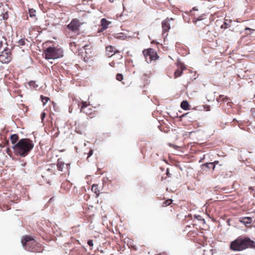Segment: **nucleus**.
<instances>
[{
  "label": "nucleus",
  "instance_id": "nucleus-1",
  "mask_svg": "<svg viewBox=\"0 0 255 255\" xmlns=\"http://www.w3.org/2000/svg\"><path fill=\"white\" fill-rule=\"evenodd\" d=\"M34 147L33 141L29 138H22L14 144L12 148L16 155L25 157Z\"/></svg>",
  "mask_w": 255,
  "mask_h": 255
},
{
  "label": "nucleus",
  "instance_id": "nucleus-2",
  "mask_svg": "<svg viewBox=\"0 0 255 255\" xmlns=\"http://www.w3.org/2000/svg\"><path fill=\"white\" fill-rule=\"evenodd\" d=\"M255 243L250 239L238 238L232 242L230 245L231 249L233 251H242L248 248H254Z\"/></svg>",
  "mask_w": 255,
  "mask_h": 255
},
{
  "label": "nucleus",
  "instance_id": "nucleus-3",
  "mask_svg": "<svg viewBox=\"0 0 255 255\" xmlns=\"http://www.w3.org/2000/svg\"><path fill=\"white\" fill-rule=\"evenodd\" d=\"M24 248L30 252L40 253L43 251L41 244L38 243L33 238L25 236L21 240Z\"/></svg>",
  "mask_w": 255,
  "mask_h": 255
},
{
  "label": "nucleus",
  "instance_id": "nucleus-4",
  "mask_svg": "<svg viewBox=\"0 0 255 255\" xmlns=\"http://www.w3.org/2000/svg\"><path fill=\"white\" fill-rule=\"evenodd\" d=\"M43 55L46 59L59 58L63 56V50L61 48L49 47L43 51Z\"/></svg>",
  "mask_w": 255,
  "mask_h": 255
},
{
  "label": "nucleus",
  "instance_id": "nucleus-5",
  "mask_svg": "<svg viewBox=\"0 0 255 255\" xmlns=\"http://www.w3.org/2000/svg\"><path fill=\"white\" fill-rule=\"evenodd\" d=\"M142 53L147 63L155 61L159 57L156 51L152 48L145 49L142 51Z\"/></svg>",
  "mask_w": 255,
  "mask_h": 255
},
{
  "label": "nucleus",
  "instance_id": "nucleus-6",
  "mask_svg": "<svg viewBox=\"0 0 255 255\" xmlns=\"http://www.w3.org/2000/svg\"><path fill=\"white\" fill-rule=\"evenodd\" d=\"M12 59L11 50L6 47L0 54V62L3 64H7L11 61Z\"/></svg>",
  "mask_w": 255,
  "mask_h": 255
},
{
  "label": "nucleus",
  "instance_id": "nucleus-7",
  "mask_svg": "<svg viewBox=\"0 0 255 255\" xmlns=\"http://www.w3.org/2000/svg\"><path fill=\"white\" fill-rule=\"evenodd\" d=\"M81 104L80 111L81 112L85 113L90 118H92L95 116V111L90 107V105L86 102H82Z\"/></svg>",
  "mask_w": 255,
  "mask_h": 255
},
{
  "label": "nucleus",
  "instance_id": "nucleus-8",
  "mask_svg": "<svg viewBox=\"0 0 255 255\" xmlns=\"http://www.w3.org/2000/svg\"><path fill=\"white\" fill-rule=\"evenodd\" d=\"M91 48L92 46L90 44H86L83 47V49L85 50V54L84 55H82V57L86 62H88L89 60L92 57Z\"/></svg>",
  "mask_w": 255,
  "mask_h": 255
},
{
  "label": "nucleus",
  "instance_id": "nucleus-9",
  "mask_svg": "<svg viewBox=\"0 0 255 255\" xmlns=\"http://www.w3.org/2000/svg\"><path fill=\"white\" fill-rule=\"evenodd\" d=\"M174 19L172 18H167L165 20H163L162 22V28L163 33H165L168 32L169 30L170 29V21L171 20H173Z\"/></svg>",
  "mask_w": 255,
  "mask_h": 255
},
{
  "label": "nucleus",
  "instance_id": "nucleus-10",
  "mask_svg": "<svg viewBox=\"0 0 255 255\" xmlns=\"http://www.w3.org/2000/svg\"><path fill=\"white\" fill-rule=\"evenodd\" d=\"M80 26V22L78 19H73L67 25L68 28L72 31L78 30Z\"/></svg>",
  "mask_w": 255,
  "mask_h": 255
},
{
  "label": "nucleus",
  "instance_id": "nucleus-11",
  "mask_svg": "<svg viewBox=\"0 0 255 255\" xmlns=\"http://www.w3.org/2000/svg\"><path fill=\"white\" fill-rule=\"evenodd\" d=\"M106 52L107 55L109 57H111L116 53H120V51L119 50H116L115 48L112 45L107 46L106 47Z\"/></svg>",
  "mask_w": 255,
  "mask_h": 255
},
{
  "label": "nucleus",
  "instance_id": "nucleus-12",
  "mask_svg": "<svg viewBox=\"0 0 255 255\" xmlns=\"http://www.w3.org/2000/svg\"><path fill=\"white\" fill-rule=\"evenodd\" d=\"M110 21L107 20L106 18H102L101 20V25L100 28L98 30V32H103L105 30L108 28V25L111 23Z\"/></svg>",
  "mask_w": 255,
  "mask_h": 255
},
{
  "label": "nucleus",
  "instance_id": "nucleus-13",
  "mask_svg": "<svg viewBox=\"0 0 255 255\" xmlns=\"http://www.w3.org/2000/svg\"><path fill=\"white\" fill-rule=\"evenodd\" d=\"M240 222L244 224L246 226L248 227L251 225L252 222V219L251 217H244Z\"/></svg>",
  "mask_w": 255,
  "mask_h": 255
},
{
  "label": "nucleus",
  "instance_id": "nucleus-14",
  "mask_svg": "<svg viewBox=\"0 0 255 255\" xmlns=\"http://www.w3.org/2000/svg\"><path fill=\"white\" fill-rule=\"evenodd\" d=\"M92 191L96 194V197H98L100 194V190L99 188L98 185L94 184L92 185L91 187Z\"/></svg>",
  "mask_w": 255,
  "mask_h": 255
},
{
  "label": "nucleus",
  "instance_id": "nucleus-15",
  "mask_svg": "<svg viewBox=\"0 0 255 255\" xmlns=\"http://www.w3.org/2000/svg\"><path fill=\"white\" fill-rule=\"evenodd\" d=\"M18 139L19 136L17 134H13L11 135L10 137V140L11 141V142L14 145L16 144V143L17 141H18Z\"/></svg>",
  "mask_w": 255,
  "mask_h": 255
},
{
  "label": "nucleus",
  "instance_id": "nucleus-16",
  "mask_svg": "<svg viewBox=\"0 0 255 255\" xmlns=\"http://www.w3.org/2000/svg\"><path fill=\"white\" fill-rule=\"evenodd\" d=\"M230 100V98L227 96H224V95H220L218 98H217V101L218 102H226Z\"/></svg>",
  "mask_w": 255,
  "mask_h": 255
},
{
  "label": "nucleus",
  "instance_id": "nucleus-17",
  "mask_svg": "<svg viewBox=\"0 0 255 255\" xmlns=\"http://www.w3.org/2000/svg\"><path fill=\"white\" fill-rule=\"evenodd\" d=\"M183 70L182 66L178 68L174 72V78H177L180 77L182 74Z\"/></svg>",
  "mask_w": 255,
  "mask_h": 255
},
{
  "label": "nucleus",
  "instance_id": "nucleus-18",
  "mask_svg": "<svg viewBox=\"0 0 255 255\" xmlns=\"http://www.w3.org/2000/svg\"><path fill=\"white\" fill-rule=\"evenodd\" d=\"M181 108L184 110H189V104L187 101H183L180 105Z\"/></svg>",
  "mask_w": 255,
  "mask_h": 255
},
{
  "label": "nucleus",
  "instance_id": "nucleus-19",
  "mask_svg": "<svg viewBox=\"0 0 255 255\" xmlns=\"http://www.w3.org/2000/svg\"><path fill=\"white\" fill-rule=\"evenodd\" d=\"M57 167L59 170L63 171L64 167V162L62 159H58L57 164Z\"/></svg>",
  "mask_w": 255,
  "mask_h": 255
},
{
  "label": "nucleus",
  "instance_id": "nucleus-20",
  "mask_svg": "<svg viewBox=\"0 0 255 255\" xmlns=\"http://www.w3.org/2000/svg\"><path fill=\"white\" fill-rule=\"evenodd\" d=\"M219 163V161H215L211 163H206L203 164V166L206 167H208V165H211L213 170H214L215 168V165Z\"/></svg>",
  "mask_w": 255,
  "mask_h": 255
},
{
  "label": "nucleus",
  "instance_id": "nucleus-21",
  "mask_svg": "<svg viewBox=\"0 0 255 255\" xmlns=\"http://www.w3.org/2000/svg\"><path fill=\"white\" fill-rule=\"evenodd\" d=\"M172 203V199H167L162 203L161 207H165L170 205Z\"/></svg>",
  "mask_w": 255,
  "mask_h": 255
},
{
  "label": "nucleus",
  "instance_id": "nucleus-22",
  "mask_svg": "<svg viewBox=\"0 0 255 255\" xmlns=\"http://www.w3.org/2000/svg\"><path fill=\"white\" fill-rule=\"evenodd\" d=\"M36 11L33 9H29V14L30 17L35 16Z\"/></svg>",
  "mask_w": 255,
  "mask_h": 255
},
{
  "label": "nucleus",
  "instance_id": "nucleus-23",
  "mask_svg": "<svg viewBox=\"0 0 255 255\" xmlns=\"http://www.w3.org/2000/svg\"><path fill=\"white\" fill-rule=\"evenodd\" d=\"M70 48L73 51H76L77 48H76V45L75 42H71L70 43Z\"/></svg>",
  "mask_w": 255,
  "mask_h": 255
},
{
  "label": "nucleus",
  "instance_id": "nucleus-24",
  "mask_svg": "<svg viewBox=\"0 0 255 255\" xmlns=\"http://www.w3.org/2000/svg\"><path fill=\"white\" fill-rule=\"evenodd\" d=\"M25 40H26L25 39H21L18 41V44L19 46H23L25 44Z\"/></svg>",
  "mask_w": 255,
  "mask_h": 255
},
{
  "label": "nucleus",
  "instance_id": "nucleus-25",
  "mask_svg": "<svg viewBox=\"0 0 255 255\" xmlns=\"http://www.w3.org/2000/svg\"><path fill=\"white\" fill-rule=\"evenodd\" d=\"M116 79L119 81H122L123 79V76L122 74L118 73L116 75Z\"/></svg>",
  "mask_w": 255,
  "mask_h": 255
},
{
  "label": "nucleus",
  "instance_id": "nucleus-26",
  "mask_svg": "<svg viewBox=\"0 0 255 255\" xmlns=\"http://www.w3.org/2000/svg\"><path fill=\"white\" fill-rule=\"evenodd\" d=\"M41 99L43 104H45V103L49 100L48 97H44L43 96H41Z\"/></svg>",
  "mask_w": 255,
  "mask_h": 255
},
{
  "label": "nucleus",
  "instance_id": "nucleus-27",
  "mask_svg": "<svg viewBox=\"0 0 255 255\" xmlns=\"http://www.w3.org/2000/svg\"><path fill=\"white\" fill-rule=\"evenodd\" d=\"M87 244L90 247H92L93 246V240H88L87 242Z\"/></svg>",
  "mask_w": 255,
  "mask_h": 255
},
{
  "label": "nucleus",
  "instance_id": "nucleus-28",
  "mask_svg": "<svg viewBox=\"0 0 255 255\" xmlns=\"http://www.w3.org/2000/svg\"><path fill=\"white\" fill-rule=\"evenodd\" d=\"M45 116H46V114L44 112H42L41 113V116H40L42 122H43V121L44 119L45 118Z\"/></svg>",
  "mask_w": 255,
  "mask_h": 255
},
{
  "label": "nucleus",
  "instance_id": "nucleus-29",
  "mask_svg": "<svg viewBox=\"0 0 255 255\" xmlns=\"http://www.w3.org/2000/svg\"><path fill=\"white\" fill-rule=\"evenodd\" d=\"M93 153V150L92 149H90L88 153V157L87 158H88L89 157H90Z\"/></svg>",
  "mask_w": 255,
  "mask_h": 255
},
{
  "label": "nucleus",
  "instance_id": "nucleus-30",
  "mask_svg": "<svg viewBox=\"0 0 255 255\" xmlns=\"http://www.w3.org/2000/svg\"><path fill=\"white\" fill-rule=\"evenodd\" d=\"M166 175L168 176V177H170V173L169 172V169H167L166 170Z\"/></svg>",
  "mask_w": 255,
  "mask_h": 255
},
{
  "label": "nucleus",
  "instance_id": "nucleus-31",
  "mask_svg": "<svg viewBox=\"0 0 255 255\" xmlns=\"http://www.w3.org/2000/svg\"><path fill=\"white\" fill-rule=\"evenodd\" d=\"M254 29H251V28H249V27H246V28H245V31H254Z\"/></svg>",
  "mask_w": 255,
  "mask_h": 255
},
{
  "label": "nucleus",
  "instance_id": "nucleus-32",
  "mask_svg": "<svg viewBox=\"0 0 255 255\" xmlns=\"http://www.w3.org/2000/svg\"><path fill=\"white\" fill-rule=\"evenodd\" d=\"M124 37L123 36H121V35H118V36H117L116 37V38H117V39H122V37Z\"/></svg>",
  "mask_w": 255,
  "mask_h": 255
},
{
  "label": "nucleus",
  "instance_id": "nucleus-33",
  "mask_svg": "<svg viewBox=\"0 0 255 255\" xmlns=\"http://www.w3.org/2000/svg\"><path fill=\"white\" fill-rule=\"evenodd\" d=\"M7 17H8V16H7V13H6V14L4 15V16H3V18H4V19H7Z\"/></svg>",
  "mask_w": 255,
  "mask_h": 255
},
{
  "label": "nucleus",
  "instance_id": "nucleus-34",
  "mask_svg": "<svg viewBox=\"0 0 255 255\" xmlns=\"http://www.w3.org/2000/svg\"><path fill=\"white\" fill-rule=\"evenodd\" d=\"M3 207H4V209L3 210H5V209L8 210L9 209V208H8V207L7 206H6L5 207L4 206Z\"/></svg>",
  "mask_w": 255,
  "mask_h": 255
},
{
  "label": "nucleus",
  "instance_id": "nucleus-35",
  "mask_svg": "<svg viewBox=\"0 0 255 255\" xmlns=\"http://www.w3.org/2000/svg\"><path fill=\"white\" fill-rule=\"evenodd\" d=\"M34 84V82H32V81H31L29 83V85H32V84Z\"/></svg>",
  "mask_w": 255,
  "mask_h": 255
},
{
  "label": "nucleus",
  "instance_id": "nucleus-36",
  "mask_svg": "<svg viewBox=\"0 0 255 255\" xmlns=\"http://www.w3.org/2000/svg\"><path fill=\"white\" fill-rule=\"evenodd\" d=\"M202 18L201 17H199V18H198L197 19V20H202Z\"/></svg>",
  "mask_w": 255,
  "mask_h": 255
},
{
  "label": "nucleus",
  "instance_id": "nucleus-37",
  "mask_svg": "<svg viewBox=\"0 0 255 255\" xmlns=\"http://www.w3.org/2000/svg\"><path fill=\"white\" fill-rule=\"evenodd\" d=\"M211 166H212L211 165H208V167H207L210 168H211Z\"/></svg>",
  "mask_w": 255,
  "mask_h": 255
}]
</instances>
